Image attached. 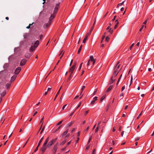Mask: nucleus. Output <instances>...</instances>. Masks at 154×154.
Listing matches in <instances>:
<instances>
[{"label": "nucleus", "mask_w": 154, "mask_h": 154, "mask_svg": "<svg viewBox=\"0 0 154 154\" xmlns=\"http://www.w3.org/2000/svg\"><path fill=\"white\" fill-rule=\"evenodd\" d=\"M48 141L46 140L43 143V146L41 148L40 150L43 153L46 150L47 148V144Z\"/></svg>", "instance_id": "nucleus-1"}, {"label": "nucleus", "mask_w": 154, "mask_h": 154, "mask_svg": "<svg viewBox=\"0 0 154 154\" xmlns=\"http://www.w3.org/2000/svg\"><path fill=\"white\" fill-rule=\"evenodd\" d=\"M60 4V3H58L56 4V6H55L54 9V11L53 12V14H56L58 9V8H59V5Z\"/></svg>", "instance_id": "nucleus-2"}, {"label": "nucleus", "mask_w": 154, "mask_h": 154, "mask_svg": "<svg viewBox=\"0 0 154 154\" xmlns=\"http://www.w3.org/2000/svg\"><path fill=\"white\" fill-rule=\"evenodd\" d=\"M21 68L20 67H17L15 70L14 73L15 74H18L20 72Z\"/></svg>", "instance_id": "nucleus-3"}, {"label": "nucleus", "mask_w": 154, "mask_h": 154, "mask_svg": "<svg viewBox=\"0 0 154 154\" xmlns=\"http://www.w3.org/2000/svg\"><path fill=\"white\" fill-rule=\"evenodd\" d=\"M91 32H90L88 33L86 35L84 39L83 42V43H85L87 40V39L88 37V35H90L91 34Z\"/></svg>", "instance_id": "nucleus-4"}, {"label": "nucleus", "mask_w": 154, "mask_h": 154, "mask_svg": "<svg viewBox=\"0 0 154 154\" xmlns=\"http://www.w3.org/2000/svg\"><path fill=\"white\" fill-rule=\"evenodd\" d=\"M119 62H118L117 63L116 66H115V67L114 68V70L115 71H116L117 72H119V71H118V69H119V67L120 65H119L118 66V65L119 64Z\"/></svg>", "instance_id": "nucleus-5"}, {"label": "nucleus", "mask_w": 154, "mask_h": 154, "mask_svg": "<svg viewBox=\"0 0 154 154\" xmlns=\"http://www.w3.org/2000/svg\"><path fill=\"white\" fill-rule=\"evenodd\" d=\"M26 62V60L25 59H23L20 62V65L21 66H23L25 64Z\"/></svg>", "instance_id": "nucleus-6"}, {"label": "nucleus", "mask_w": 154, "mask_h": 154, "mask_svg": "<svg viewBox=\"0 0 154 154\" xmlns=\"http://www.w3.org/2000/svg\"><path fill=\"white\" fill-rule=\"evenodd\" d=\"M51 23V22H49L48 23H45L44 25V28H46L49 27Z\"/></svg>", "instance_id": "nucleus-7"}, {"label": "nucleus", "mask_w": 154, "mask_h": 154, "mask_svg": "<svg viewBox=\"0 0 154 154\" xmlns=\"http://www.w3.org/2000/svg\"><path fill=\"white\" fill-rule=\"evenodd\" d=\"M90 60H91V61L93 62V65H94L95 62L96 60L95 59H94L93 56H91L90 57Z\"/></svg>", "instance_id": "nucleus-8"}, {"label": "nucleus", "mask_w": 154, "mask_h": 154, "mask_svg": "<svg viewBox=\"0 0 154 154\" xmlns=\"http://www.w3.org/2000/svg\"><path fill=\"white\" fill-rule=\"evenodd\" d=\"M75 67L74 66H72L69 69V71L71 72V74H72L73 72Z\"/></svg>", "instance_id": "nucleus-9"}, {"label": "nucleus", "mask_w": 154, "mask_h": 154, "mask_svg": "<svg viewBox=\"0 0 154 154\" xmlns=\"http://www.w3.org/2000/svg\"><path fill=\"white\" fill-rule=\"evenodd\" d=\"M113 78V76H112L111 78V80L109 82V84H112L113 83L115 80V79Z\"/></svg>", "instance_id": "nucleus-10"}, {"label": "nucleus", "mask_w": 154, "mask_h": 154, "mask_svg": "<svg viewBox=\"0 0 154 154\" xmlns=\"http://www.w3.org/2000/svg\"><path fill=\"white\" fill-rule=\"evenodd\" d=\"M57 145H54V149H53V154H55V153H56V151L57 150Z\"/></svg>", "instance_id": "nucleus-11"}, {"label": "nucleus", "mask_w": 154, "mask_h": 154, "mask_svg": "<svg viewBox=\"0 0 154 154\" xmlns=\"http://www.w3.org/2000/svg\"><path fill=\"white\" fill-rule=\"evenodd\" d=\"M36 48V47H35V46H32L30 48V50H29L30 51V52H33V51H34L35 50V48Z\"/></svg>", "instance_id": "nucleus-12"}, {"label": "nucleus", "mask_w": 154, "mask_h": 154, "mask_svg": "<svg viewBox=\"0 0 154 154\" xmlns=\"http://www.w3.org/2000/svg\"><path fill=\"white\" fill-rule=\"evenodd\" d=\"M116 24L115 25V27H114V29H115L117 27L119 23V22L118 21V20L117 19L115 21Z\"/></svg>", "instance_id": "nucleus-13"}, {"label": "nucleus", "mask_w": 154, "mask_h": 154, "mask_svg": "<svg viewBox=\"0 0 154 154\" xmlns=\"http://www.w3.org/2000/svg\"><path fill=\"white\" fill-rule=\"evenodd\" d=\"M97 97H95L94 98V100L91 101V104H94L95 103V101H96L97 100Z\"/></svg>", "instance_id": "nucleus-14"}, {"label": "nucleus", "mask_w": 154, "mask_h": 154, "mask_svg": "<svg viewBox=\"0 0 154 154\" xmlns=\"http://www.w3.org/2000/svg\"><path fill=\"white\" fill-rule=\"evenodd\" d=\"M53 144V143L52 142V141H51V140L50 141L48 142V144L47 145V147H48V148L50 146H51Z\"/></svg>", "instance_id": "nucleus-15"}, {"label": "nucleus", "mask_w": 154, "mask_h": 154, "mask_svg": "<svg viewBox=\"0 0 154 154\" xmlns=\"http://www.w3.org/2000/svg\"><path fill=\"white\" fill-rule=\"evenodd\" d=\"M17 77V75H14L13 76H12L11 78V82H13L14 80Z\"/></svg>", "instance_id": "nucleus-16"}, {"label": "nucleus", "mask_w": 154, "mask_h": 154, "mask_svg": "<svg viewBox=\"0 0 154 154\" xmlns=\"http://www.w3.org/2000/svg\"><path fill=\"white\" fill-rule=\"evenodd\" d=\"M61 87H62V86L60 87V89H59L58 91L57 92V94L56 95V96L54 99V101L56 100V99L57 97V95L59 94L60 92V91L61 88Z\"/></svg>", "instance_id": "nucleus-17"}, {"label": "nucleus", "mask_w": 154, "mask_h": 154, "mask_svg": "<svg viewBox=\"0 0 154 154\" xmlns=\"http://www.w3.org/2000/svg\"><path fill=\"white\" fill-rule=\"evenodd\" d=\"M119 73V72H117L116 71H114V72L113 73V75L112 76H113V78H115L116 76L118 73Z\"/></svg>", "instance_id": "nucleus-18"}, {"label": "nucleus", "mask_w": 154, "mask_h": 154, "mask_svg": "<svg viewBox=\"0 0 154 154\" xmlns=\"http://www.w3.org/2000/svg\"><path fill=\"white\" fill-rule=\"evenodd\" d=\"M55 15L53 14H51V16L49 18V21L51 22V21L54 17Z\"/></svg>", "instance_id": "nucleus-19"}, {"label": "nucleus", "mask_w": 154, "mask_h": 154, "mask_svg": "<svg viewBox=\"0 0 154 154\" xmlns=\"http://www.w3.org/2000/svg\"><path fill=\"white\" fill-rule=\"evenodd\" d=\"M39 44V41L38 40H37L34 43V46H35V47H37L38 45Z\"/></svg>", "instance_id": "nucleus-20"}, {"label": "nucleus", "mask_w": 154, "mask_h": 154, "mask_svg": "<svg viewBox=\"0 0 154 154\" xmlns=\"http://www.w3.org/2000/svg\"><path fill=\"white\" fill-rule=\"evenodd\" d=\"M112 86L111 85L107 89L106 92H108L109 91H110L111 89H112Z\"/></svg>", "instance_id": "nucleus-21"}, {"label": "nucleus", "mask_w": 154, "mask_h": 154, "mask_svg": "<svg viewBox=\"0 0 154 154\" xmlns=\"http://www.w3.org/2000/svg\"><path fill=\"white\" fill-rule=\"evenodd\" d=\"M6 94V91H4L3 92L1 93V95L2 97H3Z\"/></svg>", "instance_id": "nucleus-22"}, {"label": "nucleus", "mask_w": 154, "mask_h": 154, "mask_svg": "<svg viewBox=\"0 0 154 154\" xmlns=\"http://www.w3.org/2000/svg\"><path fill=\"white\" fill-rule=\"evenodd\" d=\"M68 132V129H67L66 131H64L62 134V137H63V136L66 134Z\"/></svg>", "instance_id": "nucleus-23"}, {"label": "nucleus", "mask_w": 154, "mask_h": 154, "mask_svg": "<svg viewBox=\"0 0 154 154\" xmlns=\"http://www.w3.org/2000/svg\"><path fill=\"white\" fill-rule=\"evenodd\" d=\"M95 22H96V20H95V21H94V24H93V26L92 27L91 29V30H90V32H91V31L93 30V29H94V25H95Z\"/></svg>", "instance_id": "nucleus-24"}, {"label": "nucleus", "mask_w": 154, "mask_h": 154, "mask_svg": "<svg viewBox=\"0 0 154 154\" xmlns=\"http://www.w3.org/2000/svg\"><path fill=\"white\" fill-rule=\"evenodd\" d=\"M82 47V45H81L80 46V48H79V49L78 51V54H80V51H81Z\"/></svg>", "instance_id": "nucleus-25"}, {"label": "nucleus", "mask_w": 154, "mask_h": 154, "mask_svg": "<svg viewBox=\"0 0 154 154\" xmlns=\"http://www.w3.org/2000/svg\"><path fill=\"white\" fill-rule=\"evenodd\" d=\"M74 122H69L67 125V126L69 127H70L72 125Z\"/></svg>", "instance_id": "nucleus-26"}, {"label": "nucleus", "mask_w": 154, "mask_h": 154, "mask_svg": "<svg viewBox=\"0 0 154 154\" xmlns=\"http://www.w3.org/2000/svg\"><path fill=\"white\" fill-rule=\"evenodd\" d=\"M106 97L105 95H103L102 97L100 99V101L101 102L103 100V99L105 98Z\"/></svg>", "instance_id": "nucleus-27"}, {"label": "nucleus", "mask_w": 154, "mask_h": 154, "mask_svg": "<svg viewBox=\"0 0 154 154\" xmlns=\"http://www.w3.org/2000/svg\"><path fill=\"white\" fill-rule=\"evenodd\" d=\"M11 86V84H10L8 83L6 85V87L7 88H8Z\"/></svg>", "instance_id": "nucleus-28"}, {"label": "nucleus", "mask_w": 154, "mask_h": 154, "mask_svg": "<svg viewBox=\"0 0 154 154\" xmlns=\"http://www.w3.org/2000/svg\"><path fill=\"white\" fill-rule=\"evenodd\" d=\"M44 137H43L40 139V140H39L38 143L41 144L42 141Z\"/></svg>", "instance_id": "nucleus-29"}, {"label": "nucleus", "mask_w": 154, "mask_h": 154, "mask_svg": "<svg viewBox=\"0 0 154 154\" xmlns=\"http://www.w3.org/2000/svg\"><path fill=\"white\" fill-rule=\"evenodd\" d=\"M105 35H104L102 37V39H101V43H102V42H103V39H104V38H105Z\"/></svg>", "instance_id": "nucleus-30"}, {"label": "nucleus", "mask_w": 154, "mask_h": 154, "mask_svg": "<svg viewBox=\"0 0 154 154\" xmlns=\"http://www.w3.org/2000/svg\"><path fill=\"white\" fill-rule=\"evenodd\" d=\"M91 138H92V136H91V137H90V138H89V140H88V143H87V144H88H88H89V143L90 142V141H91Z\"/></svg>", "instance_id": "nucleus-31"}, {"label": "nucleus", "mask_w": 154, "mask_h": 154, "mask_svg": "<svg viewBox=\"0 0 154 154\" xmlns=\"http://www.w3.org/2000/svg\"><path fill=\"white\" fill-rule=\"evenodd\" d=\"M113 32V30H112L111 28L109 29V32H110L111 34H112Z\"/></svg>", "instance_id": "nucleus-32"}, {"label": "nucleus", "mask_w": 154, "mask_h": 154, "mask_svg": "<svg viewBox=\"0 0 154 154\" xmlns=\"http://www.w3.org/2000/svg\"><path fill=\"white\" fill-rule=\"evenodd\" d=\"M99 128V126H97L95 130V132L96 133H97L98 131Z\"/></svg>", "instance_id": "nucleus-33"}, {"label": "nucleus", "mask_w": 154, "mask_h": 154, "mask_svg": "<svg viewBox=\"0 0 154 154\" xmlns=\"http://www.w3.org/2000/svg\"><path fill=\"white\" fill-rule=\"evenodd\" d=\"M45 126H44L43 127L40 133V134H41L43 132V131L45 129Z\"/></svg>", "instance_id": "nucleus-34"}, {"label": "nucleus", "mask_w": 154, "mask_h": 154, "mask_svg": "<svg viewBox=\"0 0 154 154\" xmlns=\"http://www.w3.org/2000/svg\"><path fill=\"white\" fill-rule=\"evenodd\" d=\"M109 39V38L108 36H107L105 38V40L106 42H108Z\"/></svg>", "instance_id": "nucleus-35"}, {"label": "nucleus", "mask_w": 154, "mask_h": 154, "mask_svg": "<svg viewBox=\"0 0 154 154\" xmlns=\"http://www.w3.org/2000/svg\"><path fill=\"white\" fill-rule=\"evenodd\" d=\"M125 2V1H124L122 3L119 4L118 5V6H120L124 4Z\"/></svg>", "instance_id": "nucleus-36"}, {"label": "nucleus", "mask_w": 154, "mask_h": 154, "mask_svg": "<svg viewBox=\"0 0 154 154\" xmlns=\"http://www.w3.org/2000/svg\"><path fill=\"white\" fill-rule=\"evenodd\" d=\"M122 75L121 74V75H120V77H119V79H118V81L117 82V85H118V84L120 81V79L122 77Z\"/></svg>", "instance_id": "nucleus-37"}, {"label": "nucleus", "mask_w": 154, "mask_h": 154, "mask_svg": "<svg viewBox=\"0 0 154 154\" xmlns=\"http://www.w3.org/2000/svg\"><path fill=\"white\" fill-rule=\"evenodd\" d=\"M66 140H63L61 143V145H63L66 142Z\"/></svg>", "instance_id": "nucleus-38"}, {"label": "nucleus", "mask_w": 154, "mask_h": 154, "mask_svg": "<svg viewBox=\"0 0 154 154\" xmlns=\"http://www.w3.org/2000/svg\"><path fill=\"white\" fill-rule=\"evenodd\" d=\"M57 139V138H56L54 139H53L52 140H51V141H52V142L53 143H54L56 141Z\"/></svg>", "instance_id": "nucleus-39"}, {"label": "nucleus", "mask_w": 154, "mask_h": 154, "mask_svg": "<svg viewBox=\"0 0 154 154\" xmlns=\"http://www.w3.org/2000/svg\"><path fill=\"white\" fill-rule=\"evenodd\" d=\"M81 102H80L79 103V105L77 107H76V109H78L80 106L81 105Z\"/></svg>", "instance_id": "nucleus-40"}, {"label": "nucleus", "mask_w": 154, "mask_h": 154, "mask_svg": "<svg viewBox=\"0 0 154 154\" xmlns=\"http://www.w3.org/2000/svg\"><path fill=\"white\" fill-rule=\"evenodd\" d=\"M61 125L59 127L55 130V132H56L57 131H58L59 130V129L61 128Z\"/></svg>", "instance_id": "nucleus-41"}, {"label": "nucleus", "mask_w": 154, "mask_h": 154, "mask_svg": "<svg viewBox=\"0 0 154 154\" xmlns=\"http://www.w3.org/2000/svg\"><path fill=\"white\" fill-rule=\"evenodd\" d=\"M85 85H84L82 86L81 89V91H82V92L83 91V90L85 89Z\"/></svg>", "instance_id": "nucleus-42"}, {"label": "nucleus", "mask_w": 154, "mask_h": 154, "mask_svg": "<svg viewBox=\"0 0 154 154\" xmlns=\"http://www.w3.org/2000/svg\"><path fill=\"white\" fill-rule=\"evenodd\" d=\"M44 119V117L43 116L42 118L41 119V120H40V123H39L40 124L41 123H42V122H43V120Z\"/></svg>", "instance_id": "nucleus-43"}, {"label": "nucleus", "mask_w": 154, "mask_h": 154, "mask_svg": "<svg viewBox=\"0 0 154 154\" xmlns=\"http://www.w3.org/2000/svg\"><path fill=\"white\" fill-rule=\"evenodd\" d=\"M134 43H133V44H132L131 45V46L130 47V48H130V50H131V49H132V47H133V46L134 45Z\"/></svg>", "instance_id": "nucleus-44"}, {"label": "nucleus", "mask_w": 154, "mask_h": 154, "mask_svg": "<svg viewBox=\"0 0 154 154\" xmlns=\"http://www.w3.org/2000/svg\"><path fill=\"white\" fill-rule=\"evenodd\" d=\"M111 23H110L109 24V26H108L107 27V28H106V29H107H107H109V28H110V26H111Z\"/></svg>", "instance_id": "nucleus-45"}, {"label": "nucleus", "mask_w": 154, "mask_h": 154, "mask_svg": "<svg viewBox=\"0 0 154 154\" xmlns=\"http://www.w3.org/2000/svg\"><path fill=\"white\" fill-rule=\"evenodd\" d=\"M62 122H63V120H62V121H60V122H58V123L57 124V125H60V124L62 123Z\"/></svg>", "instance_id": "nucleus-46"}, {"label": "nucleus", "mask_w": 154, "mask_h": 154, "mask_svg": "<svg viewBox=\"0 0 154 154\" xmlns=\"http://www.w3.org/2000/svg\"><path fill=\"white\" fill-rule=\"evenodd\" d=\"M42 124H41V127H40V129H39V131H38V132H39V131L40 130H41V129L42 127V125H43V122H42Z\"/></svg>", "instance_id": "nucleus-47"}, {"label": "nucleus", "mask_w": 154, "mask_h": 154, "mask_svg": "<svg viewBox=\"0 0 154 154\" xmlns=\"http://www.w3.org/2000/svg\"><path fill=\"white\" fill-rule=\"evenodd\" d=\"M125 88V86L124 85L122 88V91Z\"/></svg>", "instance_id": "nucleus-48"}, {"label": "nucleus", "mask_w": 154, "mask_h": 154, "mask_svg": "<svg viewBox=\"0 0 154 154\" xmlns=\"http://www.w3.org/2000/svg\"><path fill=\"white\" fill-rule=\"evenodd\" d=\"M43 36V35H40L39 37V39H42V38Z\"/></svg>", "instance_id": "nucleus-49"}, {"label": "nucleus", "mask_w": 154, "mask_h": 154, "mask_svg": "<svg viewBox=\"0 0 154 154\" xmlns=\"http://www.w3.org/2000/svg\"><path fill=\"white\" fill-rule=\"evenodd\" d=\"M132 80H133V78H132V75L131 76V83H130V86L131 83L132 82Z\"/></svg>", "instance_id": "nucleus-50"}, {"label": "nucleus", "mask_w": 154, "mask_h": 154, "mask_svg": "<svg viewBox=\"0 0 154 154\" xmlns=\"http://www.w3.org/2000/svg\"><path fill=\"white\" fill-rule=\"evenodd\" d=\"M144 26V25H143L140 28V29L139 30L140 32L143 29Z\"/></svg>", "instance_id": "nucleus-51"}, {"label": "nucleus", "mask_w": 154, "mask_h": 154, "mask_svg": "<svg viewBox=\"0 0 154 154\" xmlns=\"http://www.w3.org/2000/svg\"><path fill=\"white\" fill-rule=\"evenodd\" d=\"M89 146H90L89 145L88 146H87V147H86V148L85 149V150H88L89 149Z\"/></svg>", "instance_id": "nucleus-52"}, {"label": "nucleus", "mask_w": 154, "mask_h": 154, "mask_svg": "<svg viewBox=\"0 0 154 154\" xmlns=\"http://www.w3.org/2000/svg\"><path fill=\"white\" fill-rule=\"evenodd\" d=\"M90 61H91V60H90V59L88 61V63H87V66H88L89 65V64H90Z\"/></svg>", "instance_id": "nucleus-53"}, {"label": "nucleus", "mask_w": 154, "mask_h": 154, "mask_svg": "<svg viewBox=\"0 0 154 154\" xmlns=\"http://www.w3.org/2000/svg\"><path fill=\"white\" fill-rule=\"evenodd\" d=\"M29 140V139H28V140H27V141H26V143H25V144L23 146V148L26 145V144H27L28 141Z\"/></svg>", "instance_id": "nucleus-54"}, {"label": "nucleus", "mask_w": 154, "mask_h": 154, "mask_svg": "<svg viewBox=\"0 0 154 154\" xmlns=\"http://www.w3.org/2000/svg\"><path fill=\"white\" fill-rule=\"evenodd\" d=\"M67 105V104L66 105H64V106H63L62 107V110H63L64 109L65 107Z\"/></svg>", "instance_id": "nucleus-55"}, {"label": "nucleus", "mask_w": 154, "mask_h": 154, "mask_svg": "<svg viewBox=\"0 0 154 154\" xmlns=\"http://www.w3.org/2000/svg\"><path fill=\"white\" fill-rule=\"evenodd\" d=\"M116 16H115L114 17V18H113L112 20V21H114V20H115V18H116Z\"/></svg>", "instance_id": "nucleus-56"}, {"label": "nucleus", "mask_w": 154, "mask_h": 154, "mask_svg": "<svg viewBox=\"0 0 154 154\" xmlns=\"http://www.w3.org/2000/svg\"><path fill=\"white\" fill-rule=\"evenodd\" d=\"M97 92V89H96V90H95V91H94V93H93V95H95V94Z\"/></svg>", "instance_id": "nucleus-57"}, {"label": "nucleus", "mask_w": 154, "mask_h": 154, "mask_svg": "<svg viewBox=\"0 0 154 154\" xmlns=\"http://www.w3.org/2000/svg\"><path fill=\"white\" fill-rule=\"evenodd\" d=\"M70 135V134H68L66 136L65 138H67Z\"/></svg>", "instance_id": "nucleus-58"}, {"label": "nucleus", "mask_w": 154, "mask_h": 154, "mask_svg": "<svg viewBox=\"0 0 154 154\" xmlns=\"http://www.w3.org/2000/svg\"><path fill=\"white\" fill-rule=\"evenodd\" d=\"M63 52H64H64H63V50L61 51H60V54L59 55V56L61 54H63Z\"/></svg>", "instance_id": "nucleus-59"}, {"label": "nucleus", "mask_w": 154, "mask_h": 154, "mask_svg": "<svg viewBox=\"0 0 154 154\" xmlns=\"http://www.w3.org/2000/svg\"><path fill=\"white\" fill-rule=\"evenodd\" d=\"M76 64V62H75L74 63V65L72 66H74L75 67Z\"/></svg>", "instance_id": "nucleus-60"}, {"label": "nucleus", "mask_w": 154, "mask_h": 154, "mask_svg": "<svg viewBox=\"0 0 154 154\" xmlns=\"http://www.w3.org/2000/svg\"><path fill=\"white\" fill-rule=\"evenodd\" d=\"M95 149H94L93 150V151L92 152V154H95Z\"/></svg>", "instance_id": "nucleus-61"}, {"label": "nucleus", "mask_w": 154, "mask_h": 154, "mask_svg": "<svg viewBox=\"0 0 154 154\" xmlns=\"http://www.w3.org/2000/svg\"><path fill=\"white\" fill-rule=\"evenodd\" d=\"M89 111V110H88L87 111H86L85 113V115H86L88 113Z\"/></svg>", "instance_id": "nucleus-62"}, {"label": "nucleus", "mask_w": 154, "mask_h": 154, "mask_svg": "<svg viewBox=\"0 0 154 154\" xmlns=\"http://www.w3.org/2000/svg\"><path fill=\"white\" fill-rule=\"evenodd\" d=\"M80 131H79L78 132V135H77V136L78 137H79L80 136Z\"/></svg>", "instance_id": "nucleus-63"}, {"label": "nucleus", "mask_w": 154, "mask_h": 154, "mask_svg": "<svg viewBox=\"0 0 154 154\" xmlns=\"http://www.w3.org/2000/svg\"><path fill=\"white\" fill-rule=\"evenodd\" d=\"M38 149V148L36 147V149H35L34 150V152H36L37 151Z\"/></svg>", "instance_id": "nucleus-64"}]
</instances>
